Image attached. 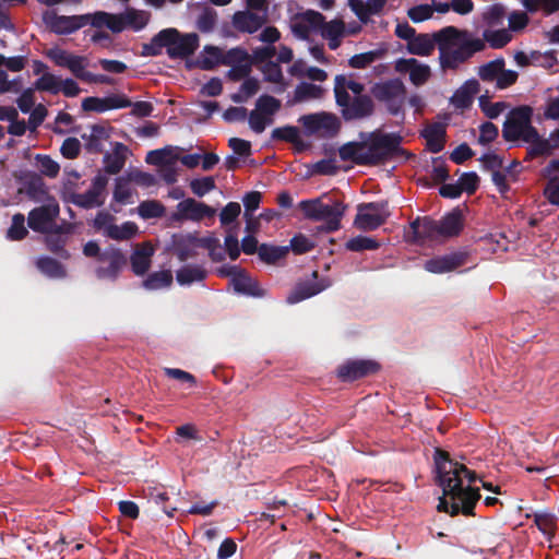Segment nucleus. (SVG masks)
<instances>
[{
    "label": "nucleus",
    "mask_w": 559,
    "mask_h": 559,
    "mask_svg": "<svg viewBox=\"0 0 559 559\" xmlns=\"http://www.w3.org/2000/svg\"><path fill=\"white\" fill-rule=\"evenodd\" d=\"M262 200V194L259 191H250L245 194L242 198V202L245 205V219H246V229H250L251 214L259 207Z\"/></svg>",
    "instance_id": "nucleus-51"
},
{
    "label": "nucleus",
    "mask_w": 559,
    "mask_h": 559,
    "mask_svg": "<svg viewBox=\"0 0 559 559\" xmlns=\"http://www.w3.org/2000/svg\"><path fill=\"white\" fill-rule=\"evenodd\" d=\"M533 108L522 105L512 108L502 126V138L507 142H528L536 135V128L532 124Z\"/></svg>",
    "instance_id": "nucleus-6"
},
{
    "label": "nucleus",
    "mask_w": 559,
    "mask_h": 559,
    "mask_svg": "<svg viewBox=\"0 0 559 559\" xmlns=\"http://www.w3.org/2000/svg\"><path fill=\"white\" fill-rule=\"evenodd\" d=\"M109 129L104 124H93L88 135L83 134L85 148L88 153L99 154L103 152V142L109 139Z\"/></svg>",
    "instance_id": "nucleus-30"
},
{
    "label": "nucleus",
    "mask_w": 559,
    "mask_h": 559,
    "mask_svg": "<svg viewBox=\"0 0 559 559\" xmlns=\"http://www.w3.org/2000/svg\"><path fill=\"white\" fill-rule=\"evenodd\" d=\"M322 94V88L318 85L302 82L296 86L295 99L301 102L309 98H319Z\"/></svg>",
    "instance_id": "nucleus-57"
},
{
    "label": "nucleus",
    "mask_w": 559,
    "mask_h": 559,
    "mask_svg": "<svg viewBox=\"0 0 559 559\" xmlns=\"http://www.w3.org/2000/svg\"><path fill=\"white\" fill-rule=\"evenodd\" d=\"M139 233V226L134 222H124L121 225L109 226L107 237L122 241L134 238Z\"/></svg>",
    "instance_id": "nucleus-35"
},
{
    "label": "nucleus",
    "mask_w": 559,
    "mask_h": 559,
    "mask_svg": "<svg viewBox=\"0 0 559 559\" xmlns=\"http://www.w3.org/2000/svg\"><path fill=\"white\" fill-rule=\"evenodd\" d=\"M383 55L382 50H370L362 53L354 55L348 60V66L354 69H365Z\"/></svg>",
    "instance_id": "nucleus-49"
},
{
    "label": "nucleus",
    "mask_w": 559,
    "mask_h": 559,
    "mask_svg": "<svg viewBox=\"0 0 559 559\" xmlns=\"http://www.w3.org/2000/svg\"><path fill=\"white\" fill-rule=\"evenodd\" d=\"M484 39L491 48L500 49L511 40V35L506 29L485 31Z\"/></svg>",
    "instance_id": "nucleus-55"
},
{
    "label": "nucleus",
    "mask_w": 559,
    "mask_h": 559,
    "mask_svg": "<svg viewBox=\"0 0 559 559\" xmlns=\"http://www.w3.org/2000/svg\"><path fill=\"white\" fill-rule=\"evenodd\" d=\"M132 102L124 94H114L106 97L90 96L82 100L84 111L105 112L111 109L128 108Z\"/></svg>",
    "instance_id": "nucleus-17"
},
{
    "label": "nucleus",
    "mask_w": 559,
    "mask_h": 559,
    "mask_svg": "<svg viewBox=\"0 0 559 559\" xmlns=\"http://www.w3.org/2000/svg\"><path fill=\"white\" fill-rule=\"evenodd\" d=\"M99 262H108V265L98 266L95 270L97 278L115 281L121 270L126 266L127 257L120 249L109 247L102 252V255H99Z\"/></svg>",
    "instance_id": "nucleus-15"
},
{
    "label": "nucleus",
    "mask_w": 559,
    "mask_h": 559,
    "mask_svg": "<svg viewBox=\"0 0 559 559\" xmlns=\"http://www.w3.org/2000/svg\"><path fill=\"white\" fill-rule=\"evenodd\" d=\"M298 207L302 211L306 218L323 222L322 230L333 233L341 228V219L347 206L341 201L326 204L323 203L321 198H317L302 200L299 202Z\"/></svg>",
    "instance_id": "nucleus-5"
},
{
    "label": "nucleus",
    "mask_w": 559,
    "mask_h": 559,
    "mask_svg": "<svg viewBox=\"0 0 559 559\" xmlns=\"http://www.w3.org/2000/svg\"><path fill=\"white\" fill-rule=\"evenodd\" d=\"M312 281H306L297 284L295 289L287 296L286 301L290 305L297 304L307 298L316 296L329 286L328 283L317 281L318 271L312 272Z\"/></svg>",
    "instance_id": "nucleus-20"
},
{
    "label": "nucleus",
    "mask_w": 559,
    "mask_h": 559,
    "mask_svg": "<svg viewBox=\"0 0 559 559\" xmlns=\"http://www.w3.org/2000/svg\"><path fill=\"white\" fill-rule=\"evenodd\" d=\"M436 46L442 70H456L486 47L484 39L475 38L471 32L450 25L431 35L416 34L407 43V50L412 55L430 56Z\"/></svg>",
    "instance_id": "nucleus-2"
},
{
    "label": "nucleus",
    "mask_w": 559,
    "mask_h": 559,
    "mask_svg": "<svg viewBox=\"0 0 559 559\" xmlns=\"http://www.w3.org/2000/svg\"><path fill=\"white\" fill-rule=\"evenodd\" d=\"M544 195L548 202L559 207V177H552L544 189Z\"/></svg>",
    "instance_id": "nucleus-64"
},
{
    "label": "nucleus",
    "mask_w": 559,
    "mask_h": 559,
    "mask_svg": "<svg viewBox=\"0 0 559 559\" xmlns=\"http://www.w3.org/2000/svg\"><path fill=\"white\" fill-rule=\"evenodd\" d=\"M126 27L130 26L134 31L144 28L150 21V13L146 11L128 9L124 13Z\"/></svg>",
    "instance_id": "nucleus-47"
},
{
    "label": "nucleus",
    "mask_w": 559,
    "mask_h": 559,
    "mask_svg": "<svg viewBox=\"0 0 559 559\" xmlns=\"http://www.w3.org/2000/svg\"><path fill=\"white\" fill-rule=\"evenodd\" d=\"M39 171L48 178H56L60 171V165L53 160L49 155L37 154L35 156Z\"/></svg>",
    "instance_id": "nucleus-52"
},
{
    "label": "nucleus",
    "mask_w": 559,
    "mask_h": 559,
    "mask_svg": "<svg viewBox=\"0 0 559 559\" xmlns=\"http://www.w3.org/2000/svg\"><path fill=\"white\" fill-rule=\"evenodd\" d=\"M230 285L240 295L250 297H263L265 295V292L260 288L259 283L245 270L231 277Z\"/></svg>",
    "instance_id": "nucleus-26"
},
{
    "label": "nucleus",
    "mask_w": 559,
    "mask_h": 559,
    "mask_svg": "<svg viewBox=\"0 0 559 559\" xmlns=\"http://www.w3.org/2000/svg\"><path fill=\"white\" fill-rule=\"evenodd\" d=\"M86 16L59 15L56 12H45L43 21L47 27L57 35H70L86 25Z\"/></svg>",
    "instance_id": "nucleus-12"
},
{
    "label": "nucleus",
    "mask_w": 559,
    "mask_h": 559,
    "mask_svg": "<svg viewBox=\"0 0 559 559\" xmlns=\"http://www.w3.org/2000/svg\"><path fill=\"white\" fill-rule=\"evenodd\" d=\"M370 92L372 97L385 105L390 115L397 116L403 114V107L406 100V87L402 80L391 79L374 83Z\"/></svg>",
    "instance_id": "nucleus-7"
},
{
    "label": "nucleus",
    "mask_w": 559,
    "mask_h": 559,
    "mask_svg": "<svg viewBox=\"0 0 559 559\" xmlns=\"http://www.w3.org/2000/svg\"><path fill=\"white\" fill-rule=\"evenodd\" d=\"M207 272L201 265H185L176 273V280L179 285H191L194 282H202L205 280Z\"/></svg>",
    "instance_id": "nucleus-31"
},
{
    "label": "nucleus",
    "mask_w": 559,
    "mask_h": 559,
    "mask_svg": "<svg viewBox=\"0 0 559 559\" xmlns=\"http://www.w3.org/2000/svg\"><path fill=\"white\" fill-rule=\"evenodd\" d=\"M345 247L349 251L361 252L364 250H376L380 247V243L371 237L359 235L350 238Z\"/></svg>",
    "instance_id": "nucleus-48"
},
{
    "label": "nucleus",
    "mask_w": 559,
    "mask_h": 559,
    "mask_svg": "<svg viewBox=\"0 0 559 559\" xmlns=\"http://www.w3.org/2000/svg\"><path fill=\"white\" fill-rule=\"evenodd\" d=\"M173 273L170 270H163L151 273L143 282V286L150 290H156L169 287L173 284Z\"/></svg>",
    "instance_id": "nucleus-38"
},
{
    "label": "nucleus",
    "mask_w": 559,
    "mask_h": 559,
    "mask_svg": "<svg viewBox=\"0 0 559 559\" xmlns=\"http://www.w3.org/2000/svg\"><path fill=\"white\" fill-rule=\"evenodd\" d=\"M380 365L371 359L347 360L337 368V377L344 382H353L358 379L377 373Z\"/></svg>",
    "instance_id": "nucleus-14"
},
{
    "label": "nucleus",
    "mask_w": 559,
    "mask_h": 559,
    "mask_svg": "<svg viewBox=\"0 0 559 559\" xmlns=\"http://www.w3.org/2000/svg\"><path fill=\"white\" fill-rule=\"evenodd\" d=\"M173 146H165L163 148L150 151L146 155L145 162L151 165L164 167L167 164H176L179 159V155H174L171 158H167L171 155Z\"/></svg>",
    "instance_id": "nucleus-40"
},
{
    "label": "nucleus",
    "mask_w": 559,
    "mask_h": 559,
    "mask_svg": "<svg viewBox=\"0 0 559 559\" xmlns=\"http://www.w3.org/2000/svg\"><path fill=\"white\" fill-rule=\"evenodd\" d=\"M281 105L280 99L271 95L263 94L257 99L255 109L267 117H272L280 110Z\"/></svg>",
    "instance_id": "nucleus-53"
},
{
    "label": "nucleus",
    "mask_w": 559,
    "mask_h": 559,
    "mask_svg": "<svg viewBox=\"0 0 559 559\" xmlns=\"http://www.w3.org/2000/svg\"><path fill=\"white\" fill-rule=\"evenodd\" d=\"M346 34L345 24L342 20H332L323 22L321 35L325 39H334L335 37H343Z\"/></svg>",
    "instance_id": "nucleus-56"
},
{
    "label": "nucleus",
    "mask_w": 559,
    "mask_h": 559,
    "mask_svg": "<svg viewBox=\"0 0 559 559\" xmlns=\"http://www.w3.org/2000/svg\"><path fill=\"white\" fill-rule=\"evenodd\" d=\"M335 103L345 121L364 120L374 114V102L370 95L350 97L348 92H337Z\"/></svg>",
    "instance_id": "nucleus-8"
},
{
    "label": "nucleus",
    "mask_w": 559,
    "mask_h": 559,
    "mask_svg": "<svg viewBox=\"0 0 559 559\" xmlns=\"http://www.w3.org/2000/svg\"><path fill=\"white\" fill-rule=\"evenodd\" d=\"M385 4L386 0H349L352 11L364 24H367L370 21L371 15L380 14Z\"/></svg>",
    "instance_id": "nucleus-28"
},
{
    "label": "nucleus",
    "mask_w": 559,
    "mask_h": 559,
    "mask_svg": "<svg viewBox=\"0 0 559 559\" xmlns=\"http://www.w3.org/2000/svg\"><path fill=\"white\" fill-rule=\"evenodd\" d=\"M479 138L478 143L481 145H488L492 143L499 135L498 127L490 122L486 121L479 126Z\"/></svg>",
    "instance_id": "nucleus-63"
},
{
    "label": "nucleus",
    "mask_w": 559,
    "mask_h": 559,
    "mask_svg": "<svg viewBox=\"0 0 559 559\" xmlns=\"http://www.w3.org/2000/svg\"><path fill=\"white\" fill-rule=\"evenodd\" d=\"M436 481L443 490V497L439 499L438 511L449 512L451 516L462 513L466 516L474 515V509L480 499L478 488L467 486L463 488V478L472 484L476 480V473L464 464L453 461L449 452L442 449L435 450Z\"/></svg>",
    "instance_id": "nucleus-1"
},
{
    "label": "nucleus",
    "mask_w": 559,
    "mask_h": 559,
    "mask_svg": "<svg viewBox=\"0 0 559 559\" xmlns=\"http://www.w3.org/2000/svg\"><path fill=\"white\" fill-rule=\"evenodd\" d=\"M127 150L126 145L122 143H116L115 152L114 154H105L104 156V164H105V171L109 175H116L120 173V170L123 168L126 158L123 155H121L119 152Z\"/></svg>",
    "instance_id": "nucleus-36"
},
{
    "label": "nucleus",
    "mask_w": 559,
    "mask_h": 559,
    "mask_svg": "<svg viewBox=\"0 0 559 559\" xmlns=\"http://www.w3.org/2000/svg\"><path fill=\"white\" fill-rule=\"evenodd\" d=\"M420 135L427 142V150L431 153H439L444 148L445 144V126L441 122H433L428 124Z\"/></svg>",
    "instance_id": "nucleus-27"
},
{
    "label": "nucleus",
    "mask_w": 559,
    "mask_h": 559,
    "mask_svg": "<svg viewBox=\"0 0 559 559\" xmlns=\"http://www.w3.org/2000/svg\"><path fill=\"white\" fill-rule=\"evenodd\" d=\"M215 210L205 203L198 202L192 198L182 200L177 204V211L173 213L171 218L176 222L193 221L200 222L204 217H212Z\"/></svg>",
    "instance_id": "nucleus-16"
},
{
    "label": "nucleus",
    "mask_w": 559,
    "mask_h": 559,
    "mask_svg": "<svg viewBox=\"0 0 559 559\" xmlns=\"http://www.w3.org/2000/svg\"><path fill=\"white\" fill-rule=\"evenodd\" d=\"M129 178L124 179L119 177L116 179L115 190H114V199L118 203L126 204L129 202V199L132 195L131 189L129 187Z\"/></svg>",
    "instance_id": "nucleus-61"
},
{
    "label": "nucleus",
    "mask_w": 559,
    "mask_h": 559,
    "mask_svg": "<svg viewBox=\"0 0 559 559\" xmlns=\"http://www.w3.org/2000/svg\"><path fill=\"white\" fill-rule=\"evenodd\" d=\"M154 248L151 242H142L136 245L130 257L132 272L135 275H144L151 267Z\"/></svg>",
    "instance_id": "nucleus-22"
},
{
    "label": "nucleus",
    "mask_w": 559,
    "mask_h": 559,
    "mask_svg": "<svg viewBox=\"0 0 559 559\" xmlns=\"http://www.w3.org/2000/svg\"><path fill=\"white\" fill-rule=\"evenodd\" d=\"M73 229L74 226L72 223L62 221L60 225L44 234L46 248L60 259H70L71 254L66 249V246Z\"/></svg>",
    "instance_id": "nucleus-13"
},
{
    "label": "nucleus",
    "mask_w": 559,
    "mask_h": 559,
    "mask_svg": "<svg viewBox=\"0 0 559 559\" xmlns=\"http://www.w3.org/2000/svg\"><path fill=\"white\" fill-rule=\"evenodd\" d=\"M231 22L238 32L252 34L266 23V17L250 10H245L234 13Z\"/></svg>",
    "instance_id": "nucleus-21"
},
{
    "label": "nucleus",
    "mask_w": 559,
    "mask_h": 559,
    "mask_svg": "<svg viewBox=\"0 0 559 559\" xmlns=\"http://www.w3.org/2000/svg\"><path fill=\"white\" fill-rule=\"evenodd\" d=\"M288 253L287 247L262 243L259 246V258L265 263H275Z\"/></svg>",
    "instance_id": "nucleus-43"
},
{
    "label": "nucleus",
    "mask_w": 559,
    "mask_h": 559,
    "mask_svg": "<svg viewBox=\"0 0 559 559\" xmlns=\"http://www.w3.org/2000/svg\"><path fill=\"white\" fill-rule=\"evenodd\" d=\"M502 68H504V60L495 59L479 67L478 75L484 82H497Z\"/></svg>",
    "instance_id": "nucleus-45"
},
{
    "label": "nucleus",
    "mask_w": 559,
    "mask_h": 559,
    "mask_svg": "<svg viewBox=\"0 0 559 559\" xmlns=\"http://www.w3.org/2000/svg\"><path fill=\"white\" fill-rule=\"evenodd\" d=\"M166 207L157 200L142 201L138 206V214L143 219L159 218L164 216Z\"/></svg>",
    "instance_id": "nucleus-42"
},
{
    "label": "nucleus",
    "mask_w": 559,
    "mask_h": 559,
    "mask_svg": "<svg viewBox=\"0 0 559 559\" xmlns=\"http://www.w3.org/2000/svg\"><path fill=\"white\" fill-rule=\"evenodd\" d=\"M107 185L108 178L103 174H97L93 178L90 189L84 193H73L70 201L85 210L99 207L105 203Z\"/></svg>",
    "instance_id": "nucleus-11"
},
{
    "label": "nucleus",
    "mask_w": 559,
    "mask_h": 559,
    "mask_svg": "<svg viewBox=\"0 0 559 559\" xmlns=\"http://www.w3.org/2000/svg\"><path fill=\"white\" fill-rule=\"evenodd\" d=\"M534 523L537 526V528L548 537V539H551L557 531V522L558 519L554 513L550 512H536L533 515Z\"/></svg>",
    "instance_id": "nucleus-34"
},
{
    "label": "nucleus",
    "mask_w": 559,
    "mask_h": 559,
    "mask_svg": "<svg viewBox=\"0 0 559 559\" xmlns=\"http://www.w3.org/2000/svg\"><path fill=\"white\" fill-rule=\"evenodd\" d=\"M272 139L292 143L294 145L302 144L299 129L294 126L275 128L272 131Z\"/></svg>",
    "instance_id": "nucleus-46"
},
{
    "label": "nucleus",
    "mask_w": 559,
    "mask_h": 559,
    "mask_svg": "<svg viewBox=\"0 0 559 559\" xmlns=\"http://www.w3.org/2000/svg\"><path fill=\"white\" fill-rule=\"evenodd\" d=\"M439 234L441 238L459 236L464 227V215L462 210L455 207L438 221Z\"/></svg>",
    "instance_id": "nucleus-25"
},
{
    "label": "nucleus",
    "mask_w": 559,
    "mask_h": 559,
    "mask_svg": "<svg viewBox=\"0 0 559 559\" xmlns=\"http://www.w3.org/2000/svg\"><path fill=\"white\" fill-rule=\"evenodd\" d=\"M33 88H35V91H46L51 94H58L60 92V81L51 73H44L35 81Z\"/></svg>",
    "instance_id": "nucleus-54"
},
{
    "label": "nucleus",
    "mask_w": 559,
    "mask_h": 559,
    "mask_svg": "<svg viewBox=\"0 0 559 559\" xmlns=\"http://www.w3.org/2000/svg\"><path fill=\"white\" fill-rule=\"evenodd\" d=\"M389 216L386 201L360 203L357 207L354 224L360 230H374L385 224Z\"/></svg>",
    "instance_id": "nucleus-9"
},
{
    "label": "nucleus",
    "mask_w": 559,
    "mask_h": 559,
    "mask_svg": "<svg viewBox=\"0 0 559 559\" xmlns=\"http://www.w3.org/2000/svg\"><path fill=\"white\" fill-rule=\"evenodd\" d=\"M522 3L531 13L543 11L546 15H550L559 11V0H522Z\"/></svg>",
    "instance_id": "nucleus-44"
},
{
    "label": "nucleus",
    "mask_w": 559,
    "mask_h": 559,
    "mask_svg": "<svg viewBox=\"0 0 559 559\" xmlns=\"http://www.w3.org/2000/svg\"><path fill=\"white\" fill-rule=\"evenodd\" d=\"M224 51L216 46H205L198 58V66L202 70H213L216 66L223 64Z\"/></svg>",
    "instance_id": "nucleus-32"
},
{
    "label": "nucleus",
    "mask_w": 559,
    "mask_h": 559,
    "mask_svg": "<svg viewBox=\"0 0 559 559\" xmlns=\"http://www.w3.org/2000/svg\"><path fill=\"white\" fill-rule=\"evenodd\" d=\"M59 214V204L55 199H52L50 202L29 211L27 225L33 231L44 235L59 225L56 223V218Z\"/></svg>",
    "instance_id": "nucleus-10"
},
{
    "label": "nucleus",
    "mask_w": 559,
    "mask_h": 559,
    "mask_svg": "<svg viewBox=\"0 0 559 559\" xmlns=\"http://www.w3.org/2000/svg\"><path fill=\"white\" fill-rule=\"evenodd\" d=\"M224 66L239 64L242 62L251 61L247 50L240 47H235L224 52Z\"/></svg>",
    "instance_id": "nucleus-62"
},
{
    "label": "nucleus",
    "mask_w": 559,
    "mask_h": 559,
    "mask_svg": "<svg viewBox=\"0 0 559 559\" xmlns=\"http://www.w3.org/2000/svg\"><path fill=\"white\" fill-rule=\"evenodd\" d=\"M24 187L27 195L33 200H40L47 194L45 181L41 176L36 173L25 175Z\"/></svg>",
    "instance_id": "nucleus-33"
},
{
    "label": "nucleus",
    "mask_w": 559,
    "mask_h": 559,
    "mask_svg": "<svg viewBox=\"0 0 559 559\" xmlns=\"http://www.w3.org/2000/svg\"><path fill=\"white\" fill-rule=\"evenodd\" d=\"M215 180L213 177H203L192 179L190 181V189L197 197H204L206 193L215 189Z\"/></svg>",
    "instance_id": "nucleus-58"
},
{
    "label": "nucleus",
    "mask_w": 559,
    "mask_h": 559,
    "mask_svg": "<svg viewBox=\"0 0 559 559\" xmlns=\"http://www.w3.org/2000/svg\"><path fill=\"white\" fill-rule=\"evenodd\" d=\"M467 261V253L457 251L442 257H436L425 262V270L430 273H448L463 266Z\"/></svg>",
    "instance_id": "nucleus-19"
},
{
    "label": "nucleus",
    "mask_w": 559,
    "mask_h": 559,
    "mask_svg": "<svg viewBox=\"0 0 559 559\" xmlns=\"http://www.w3.org/2000/svg\"><path fill=\"white\" fill-rule=\"evenodd\" d=\"M527 143H530L531 146L527 148L525 159H532L538 156H548L552 153L547 139H543L537 130L536 135L531 138Z\"/></svg>",
    "instance_id": "nucleus-41"
},
{
    "label": "nucleus",
    "mask_w": 559,
    "mask_h": 559,
    "mask_svg": "<svg viewBox=\"0 0 559 559\" xmlns=\"http://www.w3.org/2000/svg\"><path fill=\"white\" fill-rule=\"evenodd\" d=\"M28 235L25 227V216L22 213H16L12 216V223L7 231V237L10 240H22Z\"/></svg>",
    "instance_id": "nucleus-50"
},
{
    "label": "nucleus",
    "mask_w": 559,
    "mask_h": 559,
    "mask_svg": "<svg viewBox=\"0 0 559 559\" xmlns=\"http://www.w3.org/2000/svg\"><path fill=\"white\" fill-rule=\"evenodd\" d=\"M37 269L45 275L52 278H61L66 276L64 266L53 258L40 257L36 261Z\"/></svg>",
    "instance_id": "nucleus-37"
},
{
    "label": "nucleus",
    "mask_w": 559,
    "mask_h": 559,
    "mask_svg": "<svg viewBox=\"0 0 559 559\" xmlns=\"http://www.w3.org/2000/svg\"><path fill=\"white\" fill-rule=\"evenodd\" d=\"M171 246L174 254L180 262H186L198 254L195 250L198 248L197 237L194 235L175 234L171 238Z\"/></svg>",
    "instance_id": "nucleus-23"
},
{
    "label": "nucleus",
    "mask_w": 559,
    "mask_h": 559,
    "mask_svg": "<svg viewBox=\"0 0 559 559\" xmlns=\"http://www.w3.org/2000/svg\"><path fill=\"white\" fill-rule=\"evenodd\" d=\"M354 96H365V85L354 80H347L345 75L338 74L334 78V96L337 97V92H348Z\"/></svg>",
    "instance_id": "nucleus-39"
},
{
    "label": "nucleus",
    "mask_w": 559,
    "mask_h": 559,
    "mask_svg": "<svg viewBox=\"0 0 559 559\" xmlns=\"http://www.w3.org/2000/svg\"><path fill=\"white\" fill-rule=\"evenodd\" d=\"M359 138L360 141H350L340 146L338 156L343 162H353L359 166H379L397 157L413 156L401 146L403 138L399 133L374 130L360 132Z\"/></svg>",
    "instance_id": "nucleus-3"
},
{
    "label": "nucleus",
    "mask_w": 559,
    "mask_h": 559,
    "mask_svg": "<svg viewBox=\"0 0 559 559\" xmlns=\"http://www.w3.org/2000/svg\"><path fill=\"white\" fill-rule=\"evenodd\" d=\"M412 230V241L414 243H425L426 241H432L440 239L438 221L430 216L416 217L409 224Z\"/></svg>",
    "instance_id": "nucleus-18"
},
{
    "label": "nucleus",
    "mask_w": 559,
    "mask_h": 559,
    "mask_svg": "<svg viewBox=\"0 0 559 559\" xmlns=\"http://www.w3.org/2000/svg\"><path fill=\"white\" fill-rule=\"evenodd\" d=\"M166 53L170 59H186L199 48V36L195 33H180L177 28L169 27L159 31L150 43L142 45L141 56L156 57Z\"/></svg>",
    "instance_id": "nucleus-4"
},
{
    "label": "nucleus",
    "mask_w": 559,
    "mask_h": 559,
    "mask_svg": "<svg viewBox=\"0 0 559 559\" xmlns=\"http://www.w3.org/2000/svg\"><path fill=\"white\" fill-rule=\"evenodd\" d=\"M87 64V60L83 56L72 55L67 69H69L72 74L81 81H86V74H90L88 71H85V67Z\"/></svg>",
    "instance_id": "nucleus-59"
},
{
    "label": "nucleus",
    "mask_w": 559,
    "mask_h": 559,
    "mask_svg": "<svg viewBox=\"0 0 559 559\" xmlns=\"http://www.w3.org/2000/svg\"><path fill=\"white\" fill-rule=\"evenodd\" d=\"M478 81L474 79L468 80L454 92L453 96L451 97V104L456 109H466L473 104L474 96L478 93Z\"/></svg>",
    "instance_id": "nucleus-29"
},
{
    "label": "nucleus",
    "mask_w": 559,
    "mask_h": 559,
    "mask_svg": "<svg viewBox=\"0 0 559 559\" xmlns=\"http://www.w3.org/2000/svg\"><path fill=\"white\" fill-rule=\"evenodd\" d=\"M399 71H407L409 73L411 82L416 85L425 84L430 78V68L427 64H421L417 59H400L396 63Z\"/></svg>",
    "instance_id": "nucleus-24"
},
{
    "label": "nucleus",
    "mask_w": 559,
    "mask_h": 559,
    "mask_svg": "<svg viewBox=\"0 0 559 559\" xmlns=\"http://www.w3.org/2000/svg\"><path fill=\"white\" fill-rule=\"evenodd\" d=\"M504 15H506L504 7L500 3H495V4L490 5L484 12V21L489 26H497L502 23Z\"/></svg>",
    "instance_id": "nucleus-60"
}]
</instances>
